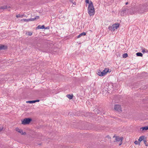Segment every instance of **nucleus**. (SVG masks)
<instances>
[{"instance_id": "nucleus-9", "label": "nucleus", "mask_w": 148, "mask_h": 148, "mask_svg": "<svg viewBox=\"0 0 148 148\" xmlns=\"http://www.w3.org/2000/svg\"><path fill=\"white\" fill-rule=\"evenodd\" d=\"M7 47L6 46L0 45V51L1 50L5 49Z\"/></svg>"}, {"instance_id": "nucleus-36", "label": "nucleus", "mask_w": 148, "mask_h": 148, "mask_svg": "<svg viewBox=\"0 0 148 148\" xmlns=\"http://www.w3.org/2000/svg\"><path fill=\"white\" fill-rule=\"evenodd\" d=\"M106 138H108V139H110V137L108 136V135L106 137Z\"/></svg>"}, {"instance_id": "nucleus-2", "label": "nucleus", "mask_w": 148, "mask_h": 148, "mask_svg": "<svg viewBox=\"0 0 148 148\" xmlns=\"http://www.w3.org/2000/svg\"><path fill=\"white\" fill-rule=\"evenodd\" d=\"M119 24L115 23L112 25V26H110L108 29L111 32L114 31L119 27Z\"/></svg>"}, {"instance_id": "nucleus-39", "label": "nucleus", "mask_w": 148, "mask_h": 148, "mask_svg": "<svg viewBox=\"0 0 148 148\" xmlns=\"http://www.w3.org/2000/svg\"><path fill=\"white\" fill-rule=\"evenodd\" d=\"M2 130V129L1 128L0 129V132Z\"/></svg>"}, {"instance_id": "nucleus-28", "label": "nucleus", "mask_w": 148, "mask_h": 148, "mask_svg": "<svg viewBox=\"0 0 148 148\" xmlns=\"http://www.w3.org/2000/svg\"><path fill=\"white\" fill-rule=\"evenodd\" d=\"M86 3H89V4L90 3V1H89V0H86Z\"/></svg>"}, {"instance_id": "nucleus-16", "label": "nucleus", "mask_w": 148, "mask_h": 148, "mask_svg": "<svg viewBox=\"0 0 148 148\" xmlns=\"http://www.w3.org/2000/svg\"><path fill=\"white\" fill-rule=\"evenodd\" d=\"M7 7L6 5L0 7V9H7Z\"/></svg>"}, {"instance_id": "nucleus-12", "label": "nucleus", "mask_w": 148, "mask_h": 148, "mask_svg": "<svg viewBox=\"0 0 148 148\" xmlns=\"http://www.w3.org/2000/svg\"><path fill=\"white\" fill-rule=\"evenodd\" d=\"M144 136H140L138 139V142L140 143L142 140H144Z\"/></svg>"}, {"instance_id": "nucleus-1", "label": "nucleus", "mask_w": 148, "mask_h": 148, "mask_svg": "<svg viewBox=\"0 0 148 148\" xmlns=\"http://www.w3.org/2000/svg\"><path fill=\"white\" fill-rule=\"evenodd\" d=\"M88 12L90 16H93L95 14V10L93 4L91 1H90V3L88 6Z\"/></svg>"}, {"instance_id": "nucleus-38", "label": "nucleus", "mask_w": 148, "mask_h": 148, "mask_svg": "<svg viewBox=\"0 0 148 148\" xmlns=\"http://www.w3.org/2000/svg\"><path fill=\"white\" fill-rule=\"evenodd\" d=\"M128 2H127L126 3H125V4L126 5H127L128 4Z\"/></svg>"}, {"instance_id": "nucleus-11", "label": "nucleus", "mask_w": 148, "mask_h": 148, "mask_svg": "<svg viewBox=\"0 0 148 148\" xmlns=\"http://www.w3.org/2000/svg\"><path fill=\"white\" fill-rule=\"evenodd\" d=\"M86 35V33L84 32H83L82 33L80 34L77 37V38H79L81 37L82 36H85Z\"/></svg>"}, {"instance_id": "nucleus-35", "label": "nucleus", "mask_w": 148, "mask_h": 148, "mask_svg": "<svg viewBox=\"0 0 148 148\" xmlns=\"http://www.w3.org/2000/svg\"><path fill=\"white\" fill-rule=\"evenodd\" d=\"M120 142L119 143V145H121L122 144V142H121V141H120Z\"/></svg>"}, {"instance_id": "nucleus-17", "label": "nucleus", "mask_w": 148, "mask_h": 148, "mask_svg": "<svg viewBox=\"0 0 148 148\" xmlns=\"http://www.w3.org/2000/svg\"><path fill=\"white\" fill-rule=\"evenodd\" d=\"M141 129H142L143 130H148V126L141 127Z\"/></svg>"}, {"instance_id": "nucleus-8", "label": "nucleus", "mask_w": 148, "mask_h": 148, "mask_svg": "<svg viewBox=\"0 0 148 148\" xmlns=\"http://www.w3.org/2000/svg\"><path fill=\"white\" fill-rule=\"evenodd\" d=\"M109 72V69L108 68H106L105 69L102 71V72L104 74V76L106 75L107 73Z\"/></svg>"}, {"instance_id": "nucleus-24", "label": "nucleus", "mask_w": 148, "mask_h": 148, "mask_svg": "<svg viewBox=\"0 0 148 148\" xmlns=\"http://www.w3.org/2000/svg\"><path fill=\"white\" fill-rule=\"evenodd\" d=\"M22 20H23L24 21H25L26 22H28V21H30V20L29 19H23Z\"/></svg>"}, {"instance_id": "nucleus-7", "label": "nucleus", "mask_w": 148, "mask_h": 148, "mask_svg": "<svg viewBox=\"0 0 148 148\" xmlns=\"http://www.w3.org/2000/svg\"><path fill=\"white\" fill-rule=\"evenodd\" d=\"M145 8L144 7H143V8H140L139 10H138V12L139 13H143L144 12H145L146 11L144 10Z\"/></svg>"}, {"instance_id": "nucleus-26", "label": "nucleus", "mask_w": 148, "mask_h": 148, "mask_svg": "<svg viewBox=\"0 0 148 148\" xmlns=\"http://www.w3.org/2000/svg\"><path fill=\"white\" fill-rule=\"evenodd\" d=\"M29 19L30 20V21H33L36 20L35 19V18H29Z\"/></svg>"}, {"instance_id": "nucleus-30", "label": "nucleus", "mask_w": 148, "mask_h": 148, "mask_svg": "<svg viewBox=\"0 0 148 148\" xmlns=\"http://www.w3.org/2000/svg\"><path fill=\"white\" fill-rule=\"evenodd\" d=\"M143 141L144 142V143L145 144V145L146 146H147V145L146 144V143H147L146 141L145 140H143Z\"/></svg>"}, {"instance_id": "nucleus-15", "label": "nucleus", "mask_w": 148, "mask_h": 148, "mask_svg": "<svg viewBox=\"0 0 148 148\" xmlns=\"http://www.w3.org/2000/svg\"><path fill=\"white\" fill-rule=\"evenodd\" d=\"M136 55L138 56L142 57L143 56V54L141 53H136Z\"/></svg>"}, {"instance_id": "nucleus-10", "label": "nucleus", "mask_w": 148, "mask_h": 148, "mask_svg": "<svg viewBox=\"0 0 148 148\" xmlns=\"http://www.w3.org/2000/svg\"><path fill=\"white\" fill-rule=\"evenodd\" d=\"M97 74L99 75L100 76H104V74H103L104 73H103L102 71H101L100 70H99L98 71Z\"/></svg>"}, {"instance_id": "nucleus-4", "label": "nucleus", "mask_w": 148, "mask_h": 148, "mask_svg": "<svg viewBox=\"0 0 148 148\" xmlns=\"http://www.w3.org/2000/svg\"><path fill=\"white\" fill-rule=\"evenodd\" d=\"M114 109L115 110L118 112L121 111V108L119 105H115L114 106Z\"/></svg>"}, {"instance_id": "nucleus-19", "label": "nucleus", "mask_w": 148, "mask_h": 148, "mask_svg": "<svg viewBox=\"0 0 148 148\" xmlns=\"http://www.w3.org/2000/svg\"><path fill=\"white\" fill-rule=\"evenodd\" d=\"M26 102L27 103H35L34 100L28 101H27Z\"/></svg>"}, {"instance_id": "nucleus-34", "label": "nucleus", "mask_w": 148, "mask_h": 148, "mask_svg": "<svg viewBox=\"0 0 148 148\" xmlns=\"http://www.w3.org/2000/svg\"><path fill=\"white\" fill-rule=\"evenodd\" d=\"M70 1L71 2L74 4L73 3V0H70Z\"/></svg>"}, {"instance_id": "nucleus-14", "label": "nucleus", "mask_w": 148, "mask_h": 148, "mask_svg": "<svg viewBox=\"0 0 148 148\" xmlns=\"http://www.w3.org/2000/svg\"><path fill=\"white\" fill-rule=\"evenodd\" d=\"M66 97L70 99H72L73 98V96L70 94H68L66 95Z\"/></svg>"}, {"instance_id": "nucleus-6", "label": "nucleus", "mask_w": 148, "mask_h": 148, "mask_svg": "<svg viewBox=\"0 0 148 148\" xmlns=\"http://www.w3.org/2000/svg\"><path fill=\"white\" fill-rule=\"evenodd\" d=\"M16 130L18 132H19L22 135L25 134L26 133L25 132H23V130L21 129H19L18 128H16Z\"/></svg>"}, {"instance_id": "nucleus-25", "label": "nucleus", "mask_w": 148, "mask_h": 148, "mask_svg": "<svg viewBox=\"0 0 148 148\" xmlns=\"http://www.w3.org/2000/svg\"><path fill=\"white\" fill-rule=\"evenodd\" d=\"M142 52L143 53H145V49L143 48L142 49Z\"/></svg>"}, {"instance_id": "nucleus-31", "label": "nucleus", "mask_w": 148, "mask_h": 148, "mask_svg": "<svg viewBox=\"0 0 148 148\" xmlns=\"http://www.w3.org/2000/svg\"><path fill=\"white\" fill-rule=\"evenodd\" d=\"M32 34L31 32H28V35L31 36L32 35Z\"/></svg>"}, {"instance_id": "nucleus-3", "label": "nucleus", "mask_w": 148, "mask_h": 148, "mask_svg": "<svg viewBox=\"0 0 148 148\" xmlns=\"http://www.w3.org/2000/svg\"><path fill=\"white\" fill-rule=\"evenodd\" d=\"M31 121V119L29 118H25L22 121V124L23 125L27 124H29Z\"/></svg>"}, {"instance_id": "nucleus-23", "label": "nucleus", "mask_w": 148, "mask_h": 148, "mask_svg": "<svg viewBox=\"0 0 148 148\" xmlns=\"http://www.w3.org/2000/svg\"><path fill=\"white\" fill-rule=\"evenodd\" d=\"M123 56L124 58H126L127 56V53H124L123 55Z\"/></svg>"}, {"instance_id": "nucleus-5", "label": "nucleus", "mask_w": 148, "mask_h": 148, "mask_svg": "<svg viewBox=\"0 0 148 148\" xmlns=\"http://www.w3.org/2000/svg\"><path fill=\"white\" fill-rule=\"evenodd\" d=\"M113 137L115 138V140L114 142H122V140L123 139V137H119L118 136H114Z\"/></svg>"}, {"instance_id": "nucleus-13", "label": "nucleus", "mask_w": 148, "mask_h": 148, "mask_svg": "<svg viewBox=\"0 0 148 148\" xmlns=\"http://www.w3.org/2000/svg\"><path fill=\"white\" fill-rule=\"evenodd\" d=\"M45 28V27L44 25H42V26L39 25H38L37 27V28L38 29H43Z\"/></svg>"}, {"instance_id": "nucleus-27", "label": "nucleus", "mask_w": 148, "mask_h": 148, "mask_svg": "<svg viewBox=\"0 0 148 148\" xmlns=\"http://www.w3.org/2000/svg\"><path fill=\"white\" fill-rule=\"evenodd\" d=\"M35 19H38L39 18V17L38 16H36L34 18Z\"/></svg>"}, {"instance_id": "nucleus-18", "label": "nucleus", "mask_w": 148, "mask_h": 148, "mask_svg": "<svg viewBox=\"0 0 148 148\" xmlns=\"http://www.w3.org/2000/svg\"><path fill=\"white\" fill-rule=\"evenodd\" d=\"M23 17V15H20L19 14H17L16 15V17L17 18L21 17L22 18Z\"/></svg>"}, {"instance_id": "nucleus-37", "label": "nucleus", "mask_w": 148, "mask_h": 148, "mask_svg": "<svg viewBox=\"0 0 148 148\" xmlns=\"http://www.w3.org/2000/svg\"><path fill=\"white\" fill-rule=\"evenodd\" d=\"M147 52H148V50L147 49H145V53H147Z\"/></svg>"}, {"instance_id": "nucleus-29", "label": "nucleus", "mask_w": 148, "mask_h": 148, "mask_svg": "<svg viewBox=\"0 0 148 148\" xmlns=\"http://www.w3.org/2000/svg\"><path fill=\"white\" fill-rule=\"evenodd\" d=\"M139 142L138 141H135L134 142V143L136 144V145H137V144H138V143Z\"/></svg>"}, {"instance_id": "nucleus-20", "label": "nucleus", "mask_w": 148, "mask_h": 148, "mask_svg": "<svg viewBox=\"0 0 148 148\" xmlns=\"http://www.w3.org/2000/svg\"><path fill=\"white\" fill-rule=\"evenodd\" d=\"M126 11V10H124L123 11H122L121 12V15H122V16H124V13H125V12Z\"/></svg>"}, {"instance_id": "nucleus-33", "label": "nucleus", "mask_w": 148, "mask_h": 148, "mask_svg": "<svg viewBox=\"0 0 148 148\" xmlns=\"http://www.w3.org/2000/svg\"><path fill=\"white\" fill-rule=\"evenodd\" d=\"M34 103H35V102H39L40 101V100H34Z\"/></svg>"}, {"instance_id": "nucleus-22", "label": "nucleus", "mask_w": 148, "mask_h": 148, "mask_svg": "<svg viewBox=\"0 0 148 148\" xmlns=\"http://www.w3.org/2000/svg\"><path fill=\"white\" fill-rule=\"evenodd\" d=\"M95 113H97V114L99 113H100V111L97 109L95 110Z\"/></svg>"}, {"instance_id": "nucleus-21", "label": "nucleus", "mask_w": 148, "mask_h": 148, "mask_svg": "<svg viewBox=\"0 0 148 148\" xmlns=\"http://www.w3.org/2000/svg\"><path fill=\"white\" fill-rule=\"evenodd\" d=\"M106 89L105 90L106 92H108V90H109L110 89L111 90V89H110V88L109 87L108 88L106 87L105 88Z\"/></svg>"}, {"instance_id": "nucleus-32", "label": "nucleus", "mask_w": 148, "mask_h": 148, "mask_svg": "<svg viewBox=\"0 0 148 148\" xmlns=\"http://www.w3.org/2000/svg\"><path fill=\"white\" fill-rule=\"evenodd\" d=\"M108 85H109V87H112V88H113V85L112 84H108Z\"/></svg>"}]
</instances>
